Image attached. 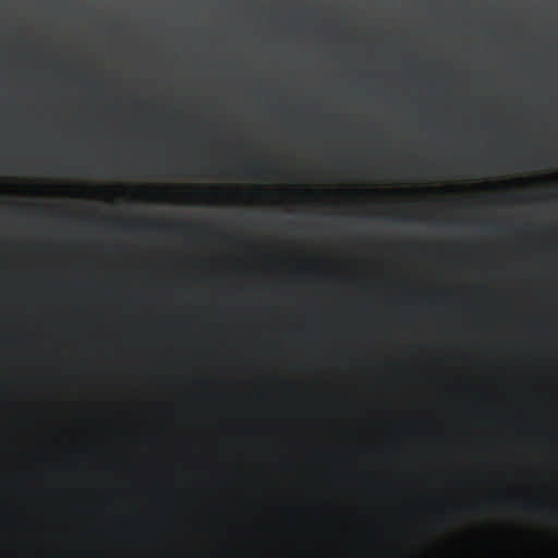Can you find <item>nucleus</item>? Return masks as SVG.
<instances>
[{"instance_id": "1", "label": "nucleus", "mask_w": 558, "mask_h": 558, "mask_svg": "<svg viewBox=\"0 0 558 558\" xmlns=\"http://www.w3.org/2000/svg\"><path fill=\"white\" fill-rule=\"evenodd\" d=\"M388 493H389V478H386V558H389Z\"/></svg>"}, {"instance_id": "2", "label": "nucleus", "mask_w": 558, "mask_h": 558, "mask_svg": "<svg viewBox=\"0 0 558 558\" xmlns=\"http://www.w3.org/2000/svg\"><path fill=\"white\" fill-rule=\"evenodd\" d=\"M388 124V118L386 117V125ZM388 157V140L386 138V158ZM386 221L388 220V214H389V196H390V190L388 184V165L386 163Z\"/></svg>"}, {"instance_id": "3", "label": "nucleus", "mask_w": 558, "mask_h": 558, "mask_svg": "<svg viewBox=\"0 0 558 558\" xmlns=\"http://www.w3.org/2000/svg\"><path fill=\"white\" fill-rule=\"evenodd\" d=\"M260 169L262 166L259 163H255L245 168L246 172L250 174H257Z\"/></svg>"}, {"instance_id": "4", "label": "nucleus", "mask_w": 558, "mask_h": 558, "mask_svg": "<svg viewBox=\"0 0 558 558\" xmlns=\"http://www.w3.org/2000/svg\"><path fill=\"white\" fill-rule=\"evenodd\" d=\"M339 162L342 163L345 167H351L353 165V159L351 158H340Z\"/></svg>"}, {"instance_id": "5", "label": "nucleus", "mask_w": 558, "mask_h": 558, "mask_svg": "<svg viewBox=\"0 0 558 558\" xmlns=\"http://www.w3.org/2000/svg\"><path fill=\"white\" fill-rule=\"evenodd\" d=\"M192 169H193V170H201V171H205V170H207V167H204V166H202V165L196 163V165H194V166L192 167Z\"/></svg>"}, {"instance_id": "6", "label": "nucleus", "mask_w": 558, "mask_h": 558, "mask_svg": "<svg viewBox=\"0 0 558 558\" xmlns=\"http://www.w3.org/2000/svg\"><path fill=\"white\" fill-rule=\"evenodd\" d=\"M343 282L347 283V284H353V283H355V278L354 277H347L343 280Z\"/></svg>"}, {"instance_id": "7", "label": "nucleus", "mask_w": 558, "mask_h": 558, "mask_svg": "<svg viewBox=\"0 0 558 558\" xmlns=\"http://www.w3.org/2000/svg\"><path fill=\"white\" fill-rule=\"evenodd\" d=\"M158 225L155 223V222H149V223H145L143 225L142 227H145V228H148V229H154L155 227H157Z\"/></svg>"}, {"instance_id": "8", "label": "nucleus", "mask_w": 558, "mask_h": 558, "mask_svg": "<svg viewBox=\"0 0 558 558\" xmlns=\"http://www.w3.org/2000/svg\"><path fill=\"white\" fill-rule=\"evenodd\" d=\"M534 506H535V505H534L532 501H526V502H524V507H525L526 509H532V508H534Z\"/></svg>"}, {"instance_id": "9", "label": "nucleus", "mask_w": 558, "mask_h": 558, "mask_svg": "<svg viewBox=\"0 0 558 558\" xmlns=\"http://www.w3.org/2000/svg\"><path fill=\"white\" fill-rule=\"evenodd\" d=\"M385 38H386V41H387L388 40V33L387 32H386Z\"/></svg>"}, {"instance_id": "10", "label": "nucleus", "mask_w": 558, "mask_h": 558, "mask_svg": "<svg viewBox=\"0 0 558 558\" xmlns=\"http://www.w3.org/2000/svg\"><path fill=\"white\" fill-rule=\"evenodd\" d=\"M385 3H388V0H385Z\"/></svg>"}, {"instance_id": "11", "label": "nucleus", "mask_w": 558, "mask_h": 558, "mask_svg": "<svg viewBox=\"0 0 558 558\" xmlns=\"http://www.w3.org/2000/svg\"><path fill=\"white\" fill-rule=\"evenodd\" d=\"M385 3H388V0H385Z\"/></svg>"}, {"instance_id": "12", "label": "nucleus", "mask_w": 558, "mask_h": 558, "mask_svg": "<svg viewBox=\"0 0 558 558\" xmlns=\"http://www.w3.org/2000/svg\"><path fill=\"white\" fill-rule=\"evenodd\" d=\"M385 3H388V0H385Z\"/></svg>"}, {"instance_id": "13", "label": "nucleus", "mask_w": 558, "mask_h": 558, "mask_svg": "<svg viewBox=\"0 0 558 558\" xmlns=\"http://www.w3.org/2000/svg\"><path fill=\"white\" fill-rule=\"evenodd\" d=\"M380 2V0H378V3Z\"/></svg>"}]
</instances>
